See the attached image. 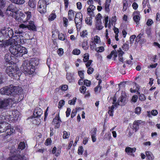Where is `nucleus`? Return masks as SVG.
Masks as SVG:
<instances>
[{
  "label": "nucleus",
  "mask_w": 160,
  "mask_h": 160,
  "mask_svg": "<svg viewBox=\"0 0 160 160\" xmlns=\"http://www.w3.org/2000/svg\"><path fill=\"white\" fill-rule=\"evenodd\" d=\"M9 50L11 53L16 57H21L28 52L27 49L21 46L25 43L22 35H17L15 38L12 39Z\"/></svg>",
  "instance_id": "f257e3e1"
},
{
  "label": "nucleus",
  "mask_w": 160,
  "mask_h": 160,
  "mask_svg": "<svg viewBox=\"0 0 160 160\" xmlns=\"http://www.w3.org/2000/svg\"><path fill=\"white\" fill-rule=\"evenodd\" d=\"M72 53L73 54L78 55L80 53V51L79 49H75L73 50Z\"/></svg>",
  "instance_id": "09e8293b"
},
{
  "label": "nucleus",
  "mask_w": 160,
  "mask_h": 160,
  "mask_svg": "<svg viewBox=\"0 0 160 160\" xmlns=\"http://www.w3.org/2000/svg\"><path fill=\"white\" fill-rule=\"evenodd\" d=\"M126 97L127 96L125 93H122L116 103L115 105H112L111 108L109 107V110L108 112L110 116H113V110L115 108V106L117 107L119 105L122 106L125 104L126 101Z\"/></svg>",
  "instance_id": "20e7f679"
},
{
  "label": "nucleus",
  "mask_w": 160,
  "mask_h": 160,
  "mask_svg": "<svg viewBox=\"0 0 160 160\" xmlns=\"http://www.w3.org/2000/svg\"><path fill=\"white\" fill-rule=\"evenodd\" d=\"M76 98H74L72 100H69L68 103L70 105H74L76 102Z\"/></svg>",
  "instance_id": "de8ad7c7"
},
{
  "label": "nucleus",
  "mask_w": 160,
  "mask_h": 160,
  "mask_svg": "<svg viewBox=\"0 0 160 160\" xmlns=\"http://www.w3.org/2000/svg\"><path fill=\"white\" fill-rule=\"evenodd\" d=\"M153 21L151 19H148L147 22V25L148 26H150L153 23Z\"/></svg>",
  "instance_id": "69168bd1"
},
{
  "label": "nucleus",
  "mask_w": 160,
  "mask_h": 160,
  "mask_svg": "<svg viewBox=\"0 0 160 160\" xmlns=\"http://www.w3.org/2000/svg\"><path fill=\"white\" fill-rule=\"evenodd\" d=\"M137 94L140 95L139 97V99L141 101H144L146 99V98L144 94H140V92L138 91L137 92Z\"/></svg>",
  "instance_id": "4c0bfd02"
},
{
  "label": "nucleus",
  "mask_w": 160,
  "mask_h": 160,
  "mask_svg": "<svg viewBox=\"0 0 160 160\" xmlns=\"http://www.w3.org/2000/svg\"><path fill=\"white\" fill-rule=\"evenodd\" d=\"M158 114V112L156 110H153L150 112V111H147V116L149 117H151V115L153 116H156Z\"/></svg>",
  "instance_id": "cd10ccee"
},
{
  "label": "nucleus",
  "mask_w": 160,
  "mask_h": 160,
  "mask_svg": "<svg viewBox=\"0 0 160 160\" xmlns=\"http://www.w3.org/2000/svg\"><path fill=\"white\" fill-rule=\"evenodd\" d=\"M96 44L93 41H91L90 42V48L92 50L95 49L96 47Z\"/></svg>",
  "instance_id": "e433bc0d"
},
{
  "label": "nucleus",
  "mask_w": 160,
  "mask_h": 160,
  "mask_svg": "<svg viewBox=\"0 0 160 160\" xmlns=\"http://www.w3.org/2000/svg\"><path fill=\"white\" fill-rule=\"evenodd\" d=\"M25 145L24 142H21L18 145V149H19L23 150L25 148Z\"/></svg>",
  "instance_id": "ea45409f"
},
{
  "label": "nucleus",
  "mask_w": 160,
  "mask_h": 160,
  "mask_svg": "<svg viewBox=\"0 0 160 160\" xmlns=\"http://www.w3.org/2000/svg\"><path fill=\"white\" fill-rule=\"evenodd\" d=\"M69 134H68L67 132L66 131L63 132V138L64 139H67L69 138Z\"/></svg>",
  "instance_id": "6e6d98bb"
},
{
  "label": "nucleus",
  "mask_w": 160,
  "mask_h": 160,
  "mask_svg": "<svg viewBox=\"0 0 160 160\" xmlns=\"http://www.w3.org/2000/svg\"><path fill=\"white\" fill-rule=\"evenodd\" d=\"M4 59L6 62H12L11 55L10 53H8L5 54L4 56Z\"/></svg>",
  "instance_id": "4be33fe9"
},
{
  "label": "nucleus",
  "mask_w": 160,
  "mask_h": 160,
  "mask_svg": "<svg viewBox=\"0 0 160 160\" xmlns=\"http://www.w3.org/2000/svg\"><path fill=\"white\" fill-rule=\"evenodd\" d=\"M133 85L134 86H135L136 87V88L135 89H132V88L130 89V91L132 93L135 92L137 91V92L139 89V87L137 84L136 83H134Z\"/></svg>",
  "instance_id": "72a5a7b5"
},
{
  "label": "nucleus",
  "mask_w": 160,
  "mask_h": 160,
  "mask_svg": "<svg viewBox=\"0 0 160 160\" xmlns=\"http://www.w3.org/2000/svg\"><path fill=\"white\" fill-rule=\"evenodd\" d=\"M82 15L80 12L76 14L74 21L78 29H80L82 23Z\"/></svg>",
  "instance_id": "0eeeda50"
},
{
  "label": "nucleus",
  "mask_w": 160,
  "mask_h": 160,
  "mask_svg": "<svg viewBox=\"0 0 160 160\" xmlns=\"http://www.w3.org/2000/svg\"><path fill=\"white\" fill-rule=\"evenodd\" d=\"M136 37L135 35H132L130 37V43H133L134 42V39Z\"/></svg>",
  "instance_id": "e2e57ef3"
},
{
  "label": "nucleus",
  "mask_w": 160,
  "mask_h": 160,
  "mask_svg": "<svg viewBox=\"0 0 160 160\" xmlns=\"http://www.w3.org/2000/svg\"><path fill=\"white\" fill-rule=\"evenodd\" d=\"M0 93L2 95H10V86L9 87H5L1 88Z\"/></svg>",
  "instance_id": "2eb2a0df"
},
{
  "label": "nucleus",
  "mask_w": 160,
  "mask_h": 160,
  "mask_svg": "<svg viewBox=\"0 0 160 160\" xmlns=\"http://www.w3.org/2000/svg\"><path fill=\"white\" fill-rule=\"evenodd\" d=\"M101 15L100 13H98L96 18V22H101Z\"/></svg>",
  "instance_id": "5fc2aeb1"
},
{
  "label": "nucleus",
  "mask_w": 160,
  "mask_h": 160,
  "mask_svg": "<svg viewBox=\"0 0 160 160\" xmlns=\"http://www.w3.org/2000/svg\"><path fill=\"white\" fill-rule=\"evenodd\" d=\"M141 110V108L139 107H138L135 108V112L136 113L138 114H139L140 113Z\"/></svg>",
  "instance_id": "680f3d73"
},
{
  "label": "nucleus",
  "mask_w": 160,
  "mask_h": 160,
  "mask_svg": "<svg viewBox=\"0 0 160 160\" xmlns=\"http://www.w3.org/2000/svg\"><path fill=\"white\" fill-rule=\"evenodd\" d=\"M104 50V48L102 46L97 47L95 49V51L98 52H102Z\"/></svg>",
  "instance_id": "58836bf2"
},
{
  "label": "nucleus",
  "mask_w": 160,
  "mask_h": 160,
  "mask_svg": "<svg viewBox=\"0 0 160 160\" xmlns=\"http://www.w3.org/2000/svg\"><path fill=\"white\" fill-rule=\"evenodd\" d=\"M12 101V100L10 98L5 99L3 100L0 99V109H5Z\"/></svg>",
  "instance_id": "9b49d317"
},
{
  "label": "nucleus",
  "mask_w": 160,
  "mask_h": 160,
  "mask_svg": "<svg viewBox=\"0 0 160 160\" xmlns=\"http://www.w3.org/2000/svg\"><path fill=\"white\" fill-rule=\"evenodd\" d=\"M96 7L93 5H90L87 8L88 14L92 16L93 15V11L95 9Z\"/></svg>",
  "instance_id": "aec40b11"
},
{
  "label": "nucleus",
  "mask_w": 160,
  "mask_h": 160,
  "mask_svg": "<svg viewBox=\"0 0 160 160\" xmlns=\"http://www.w3.org/2000/svg\"><path fill=\"white\" fill-rule=\"evenodd\" d=\"M8 113V114H9V116H10L9 118L10 122H15L20 118V113L17 110H14Z\"/></svg>",
  "instance_id": "423d86ee"
},
{
  "label": "nucleus",
  "mask_w": 160,
  "mask_h": 160,
  "mask_svg": "<svg viewBox=\"0 0 160 160\" xmlns=\"http://www.w3.org/2000/svg\"><path fill=\"white\" fill-rule=\"evenodd\" d=\"M74 12L72 10H70L68 12V18L70 20H72L74 17Z\"/></svg>",
  "instance_id": "b1692460"
},
{
  "label": "nucleus",
  "mask_w": 160,
  "mask_h": 160,
  "mask_svg": "<svg viewBox=\"0 0 160 160\" xmlns=\"http://www.w3.org/2000/svg\"><path fill=\"white\" fill-rule=\"evenodd\" d=\"M142 122L141 120H137L134 121L133 124L132 129L135 130V131H137L139 129L140 124Z\"/></svg>",
  "instance_id": "6ab92c4d"
},
{
  "label": "nucleus",
  "mask_w": 160,
  "mask_h": 160,
  "mask_svg": "<svg viewBox=\"0 0 160 160\" xmlns=\"http://www.w3.org/2000/svg\"><path fill=\"white\" fill-rule=\"evenodd\" d=\"M56 16L55 14L52 13L49 16L48 20L49 21H53L56 18Z\"/></svg>",
  "instance_id": "37998d69"
},
{
  "label": "nucleus",
  "mask_w": 160,
  "mask_h": 160,
  "mask_svg": "<svg viewBox=\"0 0 160 160\" xmlns=\"http://www.w3.org/2000/svg\"><path fill=\"white\" fill-rule=\"evenodd\" d=\"M12 2L18 4H23L24 2V0H10Z\"/></svg>",
  "instance_id": "c9c22d12"
},
{
  "label": "nucleus",
  "mask_w": 160,
  "mask_h": 160,
  "mask_svg": "<svg viewBox=\"0 0 160 160\" xmlns=\"http://www.w3.org/2000/svg\"><path fill=\"white\" fill-rule=\"evenodd\" d=\"M43 112L40 108L37 107L35 108L33 114V117L38 118L40 117L42 114Z\"/></svg>",
  "instance_id": "dca6fc26"
},
{
  "label": "nucleus",
  "mask_w": 160,
  "mask_h": 160,
  "mask_svg": "<svg viewBox=\"0 0 160 160\" xmlns=\"http://www.w3.org/2000/svg\"><path fill=\"white\" fill-rule=\"evenodd\" d=\"M59 39L64 41L65 39V35L62 33H59L58 35Z\"/></svg>",
  "instance_id": "49530a36"
},
{
  "label": "nucleus",
  "mask_w": 160,
  "mask_h": 160,
  "mask_svg": "<svg viewBox=\"0 0 160 160\" xmlns=\"http://www.w3.org/2000/svg\"><path fill=\"white\" fill-rule=\"evenodd\" d=\"M79 90L81 93H84L86 90V88L84 86H82L80 88Z\"/></svg>",
  "instance_id": "603ef678"
},
{
  "label": "nucleus",
  "mask_w": 160,
  "mask_h": 160,
  "mask_svg": "<svg viewBox=\"0 0 160 160\" xmlns=\"http://www.w3.org/2000/svg\"><path fill=\"white\" fill-rule=\"evenodd\" d=\"M10 95H18L22 92V89L20 87L11 85H10Z\"/></svg>",
  "instance_id": "6e6552de"
},
{
  "label": "nucleus",
  "mask_w": 160,
  "mask_h": 160,
  "mask_svg": "<svg viewBox=\"0 0 160 160\" xmlns=\"http://www.w3.org/2000/svg\"><path fill=\"white\" fill-rule=\"evenodd\" d=\"M86 23L89 25H91L92 23V18L91 17L87 18L85 19Z\"/></svg>",
  "instance_id": "79ce46f5"
},
{
  "label": "nucleus",
  "mask_w": 160,
  "mask_h": 160,
  "mask_svg": "<svg viewBox=\"0 0 160 160\" xmlns=\"http://www.w3.org/2000/svg\"><path fill=\"white\" fill-rule=\"evenodd\" d=\"M28 29L30 30L36 31V28L33 21L30 20L28 21V24H27Z\"/></svg>",
  "instance_id": "a211bd4d"
},
{
  "label": "nucleus",
  "mask_w": 160,
  "mask_h": 160,
  "mask_svg": "<svg viewBox=\"0 0 160 160\" xmlns=\"http://www.w3.org/2000/svg\"><path fill=\"white\" fill-rule=\"evenodd\" d=\"M92 41H93L96 44L99 43L101 42L100 37L96 35L94 36L93 38H92Z\"/></svg>",
  "instance_id": "c756f323"
},
{
  "label": "nucleus",
  "mask_w": 160,
  "mask_h": 160,
  "mask_svg": "<svg viewBox=\"0 0 160 160\" xmlns=\"http://www.w3.org/2000/svg\"><path fill=\"white\" fill-rule=\"evenodd\" d=\"M57 52L59 56L62 55L63 53V49L61 48L59 49L57 51Z\"/></svg>",
  "instance_id": "338daca9"
},
{
  "label": "nucleus",
  "mask_w": 160,
  "mask_h": 160,
  "mask_svg": "<svg viewBox=\"0 0 160 160\" xmlns=\"http://www.w3.org/2000/svg\"><path fill=\"white\" fill-rule=\"evenodd\" d=\"M123 4V12L126 11L131 6V2L128 0H123L122 1Z\"/></svg>",
  "instance_id": "4468645a"
},
{
  "label": "nucleus",
  "mask_w": 160,
  "mask_h": 160,
  "mask_svg": "<svg viewBox=\"0 0 160 160\" xmlns=\"http://www.w3.org/2000/svg\"><path fill=\"white\" fill-rule=\"evenodd\" d=\"M146 154L149 160H152L154 158V157L152 153L149 151H146Z\"/></svg>",
  "instance_id": "7c9ffc66"
},
{
  "label": "nucleus",
  "mask_w": 160,
  "mask_h": 160,
  "mask_svg": "<svg viewBox=\"0 0 160 160\" xmlns=\"http://www.w3.org/2000/svg\"><path fill=\"white\" fill-rule=\"evenodd\" d=\"M9 115L8 113L7 114L2 113L0 116V124L2 127L4 126L5 123H8V122H10L9 118L10 116Z\"/></svg>",
  "instance_id": "1a4fd4ad"
},
{
  "label": "nucleus",
  "mask_w": 160,
  "mask_h": 160,
  "mask_svg": "<svg viewBox=\"0 0 160 160\" xmlns=\"http://www.w3.org/2000/svg\"><path fill=\"white\" fill-rule=\"evenodd\" d=\"M12 38L6 40L3 43L0 44V47H6L9 46L10 45V43H11L12 42Z\"/></svg>",
  "instance_id": "412c9836"
},
{
  "label": "nucleus",
  "mask_w": 160,
  "mask_h": 160,
  "mask_svg": "<svg viewBox=\"0 0 160 160\" xmlns=\"http://www.w3.org/2000/svg\"><path fill=\"white\" fill-rule=\"evenodd\" d=\"M83 148L82 146L79 147L78 150V154L82 155L83 152Z\"/></svg>",
  "instance_id": "8fccbe9b"
},
{
  "label": "nucleus",
  "mask_w": 160,
  "mask_h": 160,
  "mask_svg": "<svg viewBox=\"0 0 160 160\" xmlns=\"http://www.w3.org/2000/svg\"><path fill=\"white\" fill-rule=\"evenodd\" d=\"M38 63V61L35 58L32 59L29 61L25 60L21 67V69L26 74H32L35 71L36 66Z\"/></svg>",
  "instance_id": "f03ea898"
},
{
  "label": "nucleus",
  "mask_w": 160,
  "mask_h": 160,
  "mask_svg": "<svg viewBox=\"0 0 160 160\" xmlns=\"http://www.w3.org/2000/svg\"><path fill=\"white\" fill-rule=\"evenodd\" d=\"M61 122L59 115H57L53 119L52 124L54 125L55 128H58L60 127V123Z\"/></svg>",
  "instance_id": "ddd939ff"
},
{
  "label": "nucleus",
  "mask_w": 160,
  "mask_h": 160,
  "mask_svg": "<svg viewBox=\"0 0 160 160\" xmlns=\"http://www.w3.org/2000/svg\"><path fill=\"white\" fill-rule=\"evenodd\" d=\"M17 16L18 15L16 18V20L18 22L24 23L28 21L32 17L31 12H26L25 14L21 13L19 17H18Z\"/></svg>",
  "instance_id": "39448f33"
},
{
  "label": "nucleus",
  "mask_w": 160,
  "mask_h": 160,
  "mask_svg": "<svg viewBox=\"0 0 160 160\" xmlns=\"http://www.w3.org/2000/svg\"><path fill=\"white\" fill-rule=\"evenodd\" d=\"M96 28L97 29L100 30L102 29L103 26L102 25V22H96Z\"/></svg>",
  "instance_id": "473e14b6"
},
{
  "label": "nucleus",
  "mask_w": 160,
  "mask_h": 160,
  "mask_svg": "<svg viewBox=\"0 0 160 160\" xmlns=\"http://www.w3.org/2000/svg\"><path fill=\"white\" fill-rule=\"evenodd\" d=\"M5 33V32L3 29L0 31V42H2L6 38Z\"/></svg>",
  "instance_id": "a878e982"
},
{
  "label": "nucleus",
  "mask_w": 160,
  "mask_h": 160,
  "mask_svg": "<svg viewBox=\"0 0 160 160\" xmlns=\"http://www.w3.org/2000/svg\"><path fill=\"white\" fill-rule=\"evenodd\" d=\"M104 138L105 139L110 140L112 138V137L110 134L109 133H106L104 136Z\"/></svg>",
  "instance_id": "3c124183"
},
{
  "label": "nucleus",
  "mask_w": 160,
  "mask_h": 160,
  "mask_svg": "<svg viewBox=\"0 0 160 160\" xmlns=\"http://www.w3.org/2000/svg\"><path fill=\"white\" fill-rule=\"evenodd\" d=\"M27 28L28 27L27 24H20L19 26L18 31L16 32L15 33L19 34V35H24L25 34V32H24L23 30Z\"/></svg>",
  "instance_id": "f8f14e48"
},
{
  "label": "nucleus",
  "mask_w": 160,
  "mask_h": 160,
  "mask_svg": "<svg viewBox=\"0 0 160 160\" xmlns=\"http://www.w3.org/2000/svg\"><path fill=\"white\" fill-rule=\"evenodd\" d=\"M5 71L6 73L11 78L17 80L20 79L21 72L17 67L12 66L7 67Z\"/></svg>",
  "instance_id": "7ed1b4c3"
},
{
  "label": "nucleus",
  "mask_w": 160,
  "mask_h": 160,
  "mask_svg": "<svg viewBox=\"0 0 160 160\" xmlns=\"http://www.w3.org/2000/svg\"><path fill=\"white\" fill-rule=\"evenodd\" d=\"M65 103V101L63 100H60L59 102L58 107L59 108H61Z\"/></svg>",
  "instance_id": "052dcab7"
},
{
  "label": "nucleus",
  "mask_w": 160,
  "mask_h": 160,
  "mask_svg": "<svg viewBox=\"0 0 160 160\" xmlns=\"http://www.w3.org/2000/svg\"><path fill=\"white\" fill-rule=\"evenodd\" d=\"M83 82L84 84L88 87L91 84V82L87 79L85 80Z\"/></svg>",
  "instance_id": "13d9d810"
},
{
  "label": "nucleus",
  "mask_w": 160,
  "mask_h": 160,
  "mask_svg": "<svg viewBox=\"0 0 160 160\" xmlns=\"http://www.w3.org/2000/svg\"><path fill=\"white\" fill-rule=\"evenodd\" d=\"M136 150L135 148H131L129 147H127L125 148V151L128 154L134 152Z\"/></svg>",
  "instance_id": "393cba45"
},
{
  "label": "nucleus",
  "mask_w": 160,
  "mask_h": 160,
  "mask_svg": "<svg viewBox=\"0 0 160 160\" xmlns=\"http://www.w3.org/2000/svg\"><path fill=\"white\" fill-rule=\"evenodd\" d=\"M82 48L85 50H87L89 48V46L88 45L87 41L84 40L82 43Z\"/></svg>",
  "instance_id": "f704fd0d"
},
{
  "label": "nucleus",
  "mask_w": 160,
  "mask_h": 160,
  "mask_svg": "<svg viewBox=\"0 0 160 160\" xmlns=\"http://www.w3.org/2000/svg\"><path fill=\"white\" fill-rule=\"evenodd\" d=\"M52 153L54 154L55 156L57 157L60 154L61 150L59 148H57L54 147L52 149Z\"/></svg>",
  "instance_id": "5701e85b"
},
{
  "label": "nucleus",
  "mask_w": 160,
  "mask_h": 160,
  "mask_svg": "<svg viewBox=\"0 0 160 160\" xmlns=\"http://www.w3.org/2000/svg\"><path fill=\"white\" fill-rule=\"evenodd\" d=\"M89 55L88 53H85L84 54L83 60L84 62H87L89 60Z\"/></svg>",
  "instance_id": "a19ab883"
},
{
  "label": "nucleus",
  "mask_w": 160,
  "mask_h": 160,
  "mask_svg": "<svg viewBox=\"0 0 160 160\" xmlns=\"http://www.w3.org/2000/svg\"><path fill=\"white\" fill-rule=\"evenodd\" d=\"M7 12L8 11H11L12 12H14V6L11 4L10 5L8 8L7 9Z\"/></svg>",
  "instance_id": "c03bdc74"
},
{
  "label": "nucleus",
  "mask_w": 160,
  "mask_h": 160,
  "mask_svg": "<svg viewBox=\"0 0 160 160\" xmlns=\"http://www.w3.org/2000/svg\"><path fill=\"white\" fill-rule=\"evenodd\" d=\"M66 78L68 82H72L74 80V78L72 73H67Z\"/></svg>",
  "instance_id": "bb28decb"
},
{
  "label": "nucleus",
  "mask_w": 160,
  "mask_h": 160,
  "mask_svg": "<svg viewBox=\"0 0 160 160\" xmlns=\"http://www.w3.org/2000/svg\"><path fill=\"white\" fill-rule=\"evenodd\" d=\"M36 4V3L34 0H29L28 2V6L31 8H34Z\"/></svg>",
  "instance_id": "c85d7f7f"
},
{
  "label": "nucleus",
  "mask_w": 160,
  "mask_h": 160,
  "mask_svg": "<svg viewBox=\"0 0 160 160\" xmlns=\"http://www.w3.org/2000/svg\"><path fill=\"white\" fill-rule=\"evenodd\" d=\"M47 5L45 2H43L42 0H39L38 3V11L41 13H44L46 12Z\"/></svg>",
  "instance_id": "9d476101"
},
{
  "label": "nucleus",
  "mask_w": 160,
  "mask_h": 160,
  "mask_svg": "<svg viewBox=\"0 0 160 160\" xmlns=\"http://www.w3.org/2000/svg\"><path fill=\"white\" fill-rule=\"evenodd\" d=\"M110 0H106L105 3V8L107 12H108L109 11V5L110 2Z\"/></svg>",
  "instance_id": "2f4dec72"
},
{
  "label": "nucleus",
  "mask_w": 160,
  "mask_h": 160,
  "mask_svg": "<svg viewBox=\"0 0 160 160\" xmlns=\"http://www.w3.org/2000/svg\"><path fill=\"white\" fill-rule=\"evenodd\" d=\"M5 32V34L6 36V38H10L12 37L13 35V32L12 29L9 28L5 29H3Z\"/></svg>",
  "instance_id": "f3484780"
},
{
  "label": "nucleus",
  "mask_w": 160,
  "mask_h": 160,
  "mask_svg": "<svg viewBox=\"0 0 160 160\" xmlns=\"http://www.w3.org/2000/svg\"><path fill=\"white\" fill-rule=\"evenodd\" d=\"M134 21L136 22H137L139 21L140 19V18L138 15L135 16L133 18Z\"/></svg>",
  "instance_id": "4d7b16f0"
},
{
  "label": "nucleus",
  "mask_w": 160,
  "mask_h": 160,
  "mask_svg": "<svg viewBox=\"0 0 160 160\" xmlns=\"http://www.w3.org/2000/svg\"><path fill=\"white\" fill-rule=\"evenodd\" d=\"M97 131V129L96 128H93L91 130V136H96V132Z\"/></svg>",
  "instance_id": "a18cd8bd"
},
{
  "label": "nucleus",
  "mask_w": 160,
  "mask_h": 160,
  "mask_svg": "<svg viewBox=\"0 0 160 160\" xmlns=\"http://www.w3.org/2000/svg\"><path fill=\"white\" fill-rule=\"evenodd\" d=\"M138 99V97L136 95H134L132 96V102H137V100Z\"/></svg>",
  "instance_id": "0e129e2a"
},
{
  "label": "nucleus",
  "mask_w": 160,
  "mask_h": 160,
  "mask_svg": "<svg viewBox=\"0 0 160 160\" xmlns=\"http://www.w3.org/2000/svg\"><path fill=\"white\" fill-rule=\"evenodd\" d=\"M93 71V69L91 67H89L87 70V73L88 74H92Z\"/></svg>",
  "instance_id": "774afa93"
},
{
  "label": "nucleus",
  "mask_w": 160,
  "mask_h": 160,
  "mask_svg": "<svg viewBox=\"0 0 160 160\" xmlns=\"http://www.w3.org/2000/svg\"><path fill=\"white\" fill-rule=\"evenodd\" d=\"M63 25L64 27H66L68 25V19L66 18H63Z\"/></svg>",
  "instance_id": "864d4df0"
},
{
  "label": "nucleus",
  "mask_w": 160,
  "mask_h": 160,
  "mask_svg": "<svg viewBox=\"0 0 160 160\" xmlns=\"http://www.w3.org/2000/svg\"><path fill=\"white\" fill-rule=\"evenodd\" d=\"M78 74L80 78L82 79H83L84 78V75L83 72L82 71H79L78 72Z\"/></svg>",
  "instance_id": "bf43d9fd"
}]
</instances>
